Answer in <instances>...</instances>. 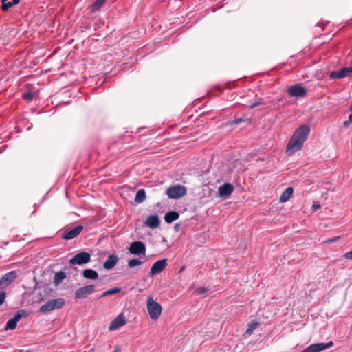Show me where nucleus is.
<instances>
[{"label": "nucleus", "instance_id": "f257e3e1", "mask_svg": "<svg viewBox=\"0 0 352 352\" xmlns=\"http://www.w3.org/2000/svg\"><path fill=\"white\" fill-rule=\"evenodd\" d=\"M309 133L310 127L307 124L302 125L296 129L287 145L286 151L289 155H292L302 148Z\"/></svg>", "mask_w": 352, "mask_h": 352}, {"label": "nucleus", "instance_id": "f03ea898", "mask_svg": "<svg viewBox=\"0 0 352 352\" xmlns=\"http://www.w3.org/2000/svg\"><path fill=\"white\" fill-rule=\"evenodd\" d=\"M146 308L151 319L157 320L159 318L162 311V306L159 302L154 300L151 296L147 299Z\"/></svg>", "mask_w": 352, "mask_h": 352}, {"label": "nucleus", "instance_id": "7ed1b4c3", "mask_svg": "<svg viewBox=\"0 0 352 352\" xmlns=\"http://www.w3.org/2000/svg\"><path fill=\"white\" fill-rule=\"evenodd\" d=\"M65 305V300L63 298L52 299L47 301L45 305H42L39 311L42 314L48 313L52 310L60 309Z\"/></svg>", "mask_w": 352, "mask_h": 352}, {"label": "nucleus", "instance_id": "20e7f679", "mask_svg": "<svg viewBox=\"0 0 352 352\" xmlns=\"http://www.w3.org/2000/svg\"><path fill=\"white\" fill-rule=\"evenodd\" d=\"M166 194L170 199H179L186 194V188L179 184L171 186L167 188Z\"/></svg>", "mask_w": 352, "mask_h": 352}, {"label": "nucleus", "instance_id": "39448f33", "mask_svg": "<svg viewBox=\"0 0 352 352\" xmlns=\"http://www.w3.org/2000/svg\"><path fill=\"white\" fill-rule=\"evenodd\" d=\"M91 261V254L86 252H81L76 254L69 261L72 265H84L88 263Z\"/></svg>", "mask_w": 352, "mask_h": 352}, {"label": "nucleus", "instance_id": "423d86ee", "mask_svg": "<svg viewBox=\"0 0 352 352\" xmlns=\"http://www.w3.org/2000/svg\"><path fill=\"white\" fill-rule=\"evenodd\" d=\"M287 91L290 96L296 98H303L307 94V89L300 84L289 87Z\"/></svg>", "mask_w": 352, "mask_h": 352}, {"label": "nucleus", "instance_id": "0eeeda50", "mask_svg": "<svg viewBox=\"0 0 352 352\" xmlns=\"http://www.w3.org/2000/svg\"><path fill=\"white\" fill-rule=\"evenodd\" d=\"M352 75V66L342 67L339 71H332L329 74L331 79H342Z\"/></svg>", "mask_w": 352, "mask_h": 352}, {"label": "nucleus", "instance_id": "6e6552de", "mask_svg": "<svg viewBox=\"0 0 352 352\" xmlns=\"http://www.w3.org/2000/svg\"><path fill=\"white\" fill-rule=\"evenodd\" d=\"M95 292V285H89L82 287L75 292V298L80 299L87 297Z\"/></svg>", "mask_w": 352, "mask_h": 352}, {"label": "nucleus", "instance_id": "1a4fd4ad", "mask_svg": "<svg viewBox=\"0 0 352 352\" xmlns=\"http://www.w3.org/2000/svg\"><path fill=\"white\" fill-rule=\"evenodd\" d=\"M146 250V245L142 241L133 242L129 248V252L135 255L145 254Z\"/></svg>", "mask_w": 352, "mask_h": 352}, {"label": "nucleus", "instance_id": "9d476101", "mask_svg": "<svg viewBox=\"0 0 352 352\" xmlns=\"http://www.w3.org/2000/svg\"><path fill=\"white\" fill-rule=\"evenodd\" d=\"M17 278V274L16 271H10L6 273L0 279V288L4 289L10 285L16 278Z\"/></svg>", "mask_w": 352, "mask_h": 352}, {"label": "nucleus", "instance_id": "9b49d317", "mask_svg": "<svg viewBox=\"0 0 352 352\" xmlns=\"http://www.w3.org/2000/svg\"><path fill=\"white\" fill-rule=\"evenodd\" d=\"M333 345V342L328 343H316L313 344L305 349L302 352H320L326 349L330 348Z\"/></svg>", "mask_w": 352, "mask_h": 352}, {"label": "nucleus", "instance_id": "f8f14e48", "mask_svg": "<svg viewBox=\"0 0 352 352\" xmlns=\"http://www.w3.org/2000/svg\"><path fill=\"white\" fill-rule=\"evenodd\" d=\"M82 230H83V226H78L72 230H65L63 232L62 237L65 240H71V239H73L76 238V236H78L81 233V232Z\"/></svg>", "mask_w": 352, "mask_h": 352}, {"label": "nucleus", "instance_id": "ddd939ff", "mask_svg": "<svg viewBox=\"0 0 352 352\" xmlns=\"http://www.w3.org/2000/svg\"><path fill=\"white\" fill-rule=\"evenodd\" d=\"M166 259H162L154 263L151 268L150 276H153L155 274L161 273L166 267Z\"/></svg>", "mask_w": 352, "mask_h": 352}, {"label": "nucleus", "instance_id": "4468645a", "mask_svg": "<svg viewBox=\"0 0 352 352\" xmlns=\"http://www.w3.org/2000/svg\"><path fill=\"white\" fill-rule=\"evenodd\" d=\"M126 323V317L123 314H119L111 323L109 330L114 331L124 326Z\"/></svg>", "mask_w": 352, "mask_h": 352}, {"label": "nucleus", "instance_id": "2eb2a0df", "mask_svg": "<svg viewBox=\"0 0 352 352\" xmlns=\"http://www.w3.org/2000/svg\"><path fill=\"white\" fill-rule=\"evenodd\" d=\"M25 314V311L24 310L19 311L12 318L10 319L7 322L6 329L13 330L16 329L17 322Z\"/></svg>", "mask_w": 352, "mask_h": 352}, {"label": "nucleus", "instance_id": "dca6fc26", "mask_svg": "<svg viewBox=\"0 0 352 352\" xmlns=\"http://www.w3.org/2000/svg\"><path fill=\"white\" fill-rule=\"evenodd\" d=\"M234 187L230 183H226L219 188V195L223 198H228L233 192Z\"/></svg>", "mask_w": 352, "mask_h": 352}, {"label": "nucleus", "instance_id": "f3484780", "mask_svg": "<svg viewBox=\"0 0 352 352\" xmlns=\"http://www.w3.org/2000/svg\"><path fill=\"white\" fill-rule=\"evenodd\" d=\"M118 261V256L115 254H111L108 256L107 261L104 263L103 267L104 269L111 270L117 265Z\"/></svg>", "mask_w": 352, "mask_h": 352}, {"label": "nucleus", "instance_id": "a211bd4d", "mask_svg": "<svg viewBox=\"0 0 352 352\" xmlns=\"http://www.w3.org/2000/svg\"><path fill=\"white\" fill-rule=\"evenodd\" d=\"M160 223V221L157 215H150L145 221L146 226L152 229L157 228Z\"/></svg>", "mask_w": 352, "mask_h": 352}, {"label": "nucleus", "instance_id": "6ab92c4d", "mask_svg": "<svg viewBox=\"0 0 352 352\" xmlns=\"http://www.w3.org/2000/svg\"><path fill=\"white\" fill-rule=\"evenodd\" d=\"M294 189L292 187L287 188L280 197V201L282 203L287 201L293 195Z\"/></svg>", "mask_w": 352, "mask_h": 352}, {"label": "nucleus", "instance_id": "aec40b11", "mask_svg": "<svg viewBox=\"0 0 352 352\" xmlns=\"http://www.w3.org/2000/svg\"><path fill=\"white\" fill-rule=\"evenodd\" d=\"M259 326H260V323L258 321H256V320H252L248 324V327L246 329L244 335L245 336H251L253 333L255 329H256Z\"/></svg>", "mask_w": 352, "mask_h": 352}, {"label": "nucleus", "instance_id": "412c9836", "mask_svg": "<svg viewBox=\"0 0 352 352\" xmlns=\"http://www.w3.org/2000/svg\"><path fill=\"white\" fill-rule=\"evenodd\" d=\"M83 276L87 279L96 280L98 278V274L92 269H86L82 272Z\"/></svg>", "mask_w": 352, "mask_h": 352}, {"label": "nucleus", "instance_id": "4be33fe9", "mask_svg": "<svg viewBox=\"0 0 352 352\" xmlns=\"http://www.w3.org/2000/svg\"><path fill=\"white\" fill-rule=\"evenodd\" d=\"M179 217L177 212L171 211L167 212L164 216V220L166 223H170L173 221L177 220Z\"/></svg>", "mask_w": 352, "mask_h": 352}, {"label": "nucleus", "instance_id": "5701e85b", "mask_svg": "<svg viewBox=\"0 0 352 352\" xmlns=\"http://www.w3.org/2000/svg\"><path fill=\"white\" fill-rule=\"evenodd\" d=\"M146 195L144 189L139 190L135 195V201L138 204L142 203L146 199Z\"/></svg>", "mask_w": 352, "mask_h": 352}, {"label": "nucleus", "instance_id": "b1692460", "mask_svg": "<svg viewBox=\"0 0 352 352\" xmlns=\"http://www.w3.org/2000/svg\"><path fill=\"white\" fill-rule=\"evenodd\" d=\"M209 289L208 287H197L195 289V293L197 295L201 296L202 298H205L208 296Z\"/></svg>", "mask_w": 352, "mask_h": 352}, {"label": "nucleus", "instance_id": "393cba45", "mask_svg": "<svg viewBox=\"0 0 352 352\" xmlns=\"http://www.w3.org/2000/svg\"><path fill=\"white\" fill-rule=\"evenodd\" d=\"M107 0H96L91 6V11H98L104 5Z\"/></svg>", "mask_w": 352, "mask_h": 352}, {"label": "nucleus", "instance_id": "a878e982", "mask_svg": "<svg viewBox=\"0 0 352 352\" xmlns=\"http://www.w3.org/2000/svg\"><path fill=\"white\" fill-rule=\"evenodd\" d=\"M121 291V288L120 287H113V288H111L109 290H107L105 292H104L102 294V297H104V296H109V295H113V294H118L119 292H120Z\"/></svg>", "mask_w": 352, "mask_h": 352}, {"label": "nucleus", "instance_id": "bb28decb", "mask_svg": "<svg viewBox=\"0 0 352 352\" xmlns=\"http://www.w3.org/2000/svg\"><path fill=\"white\" fill-rule=\"evenodd\" d=\"M13 6L14 5L12 4V1H9L8 0H1V9L3 11L8 10Z\"/></svg>", "mask_w": 352, "mask_h": 352}, {"label": "nucleus", "instance_id": "cd10ccee", "mask_svg": "<svg viewBox=\"0 0 352 352\" xmlns=\"http://www.w3.org/2000/svg\"><path fill=\"white\" fill-rule=\"evenodd\" d=\"M65 278H66L65 273L63 272H59L55 274L54 280L56 283H59Z\"/></svg>", "mask_w": 352, "mask_h": 352}, {"label": "nucleus", "instance_id": "c85d7f7f", "mask_svg": "<svg viewBox=\"0 0 352 352\" xmlns=\"http://www.w3.org/2000/svg\"><path fill=\"white\" fill-rule=\"evenodd\" d=\"M34 96H35V94L34 92L29 91L28 92L23 94L22 98H23V99H24L28 102H30L32 100Z\"/></svg>", "mask_w": 352, "mask_h": 352}, {"label": "nucleus", "instance_id": "c756f323", "mask_svg": "<svg viewBox=\"0 0 352 352\" xmlns=\"http://www.w3.org/2000/svg\"><path fill=\"white\" fill-rule=\"evenodd\" d=\"M142 263V262L137 258H132L128 261V266L129 267H133L137 265H140Z\"/></svg>", "mask_w": 352, "mask_h": 352}, {"label": "nucleus", "instance_id": "7c9ffc66", "mask_svg": "<svg viewBox=\"0 0 352 352\" xmlns=\"http://www.w3.org/2000/svg\"><path fill=\"white\" fill-rule=\"evenodd\" d=\"M349 111L351 112V113L349 114L348 120H346L344 122V126H348L350 123H352V104L349 107Z\"/></svg>", "mask_w": 352, "mask_h": 352}, {"label": "nucleus", "instance_id": "2f4dec72", "mask_svg": "<svg viewBox=\"0 0 352 352\" xmlns=\"http://www.w3.org/2000/svg\"><path fill=\"white\" fill-rule=\"evenodd\" d=\"M263 104V100H262V99H258V100H257L256 101H255L254 103H252V104L250 105V107L251 109H253V108H254V107H257V106H258V105H260V104Z\"/></svg>", "mask_w": 352, "mask_h": 352}, {"label": "nucleus", "instance_id": "473e14b6", "mask_svg": "<svg viewBox=\"0 0 352 352\" xmlns=\"http://www.w3.org/2000/svg\"><path fill=\"white\" fill-rule=\"evenodd\" d=\"M6 293L5 292H0V305H2L6 299Z\"/></svg>", "mask_w": 352, "mask_h": 352}, {"label": "nucleus", "instance_id": "72a5a7b5", "mask_svg": "<svg viewBox=\"0 0 352 352\" xmlns=\"http://www.w3.org/2000/svg\"><path fill=\"white\" fill-rule=\"evenodd\" d=\"M321 208L320 204L318 203H314V204L311 206V210L313 212L316 211L317 210L320 209Z\"/></svg>", "mask_w": 352, "mask_h": 352}, {"label": "nucleus", "instance_id": "f704fd0d", "mask_svg": "<svg viewBox=\"0 0 352 352\" xmlns=\"http://www.w3.org/2000/svg\"><path fill=\"white\" fill-rule=\"evenodd\" d=\"M344 256L346 259L352 260V250L346 252Z\"/></svg>", "mask_w": 352, "mask_h": 352}, {"label": "nucleus", "instance_id": "c9c22d12", "mask_svg": "<svg viewBox=\"0 0 352 352\" xmlns=\"http://www.w3.org/2000/svg\"><path fill=\"white\" fill-rule=\"evenodd\" d=\"M340 239V236H336V237H333L332 239H329L328 240L326 241V243H333L334 241H336L337 240H338Z\"/></svg>", "mask_w": 352, "mask_h": 352}, {"label": "nucleus", "instance_id": "e433bc0d", "mask_svg": "<svg viewBox=\"0 0 352 352\" xmlns=\"http://www.w3.org/2000/svg\"><path fill=\"white\" fill-rule=\"evenodd\" d=\"M113 352H121V349L119 346L116 345L115 346Z\"/></svg>", "mask_w": 352, "mask_h": 352}, {"label": "nucleus", "instance_id": "4c0bfd02", "mask_svg": "<svg viewBox=\"0 0 352 352\" xmlns=\"http://www.w3.org/2000/svg\"><path fill=\"white\" fill-rule=\"evenodd\" d=\"M12 4L16 5L19 3L20 0H12Z\"/></svg>", "mask_w": 352, "mask_h": 352}, {"label": "nucleus", "instance_id": "58836bf2", "mask_svg": "<svg viewBox=\"0 0 352 352\" xmlns=\"http://www.w3.org/2000/svg\"><path fill=\"white\" fill-rule=\"evenodd\" d=\"M242 120L241 119H237L234 121V123L235 124H240Z\"/></svg>", "mask_w": 352, "mask_h": 352}, {"label": "nucleus", "instance_id": "ea45409f", "mask_svg": "<svg viewBox=\"0 0 352 352\" xmlns=\"http://www.w3.org/2000/svg\"><path fill=\"white\" fill-rule=\"evenodd\" d=\"M84 352H94V349L91 348L90 350H89L87 351H84Z\"/></svg>", "mask_w": 352, "mask_h": 352}, {"label": "nucleus", "instance_id": "a19ab883", "mask_svg": "<svg viewBox=\"0 0 352 352\" xmlns=\"http://www.w3.org/2000/svg\"><path fill=\"white\" fill-rule=\"evenodd\" d=\"M184 267H182L179 270V272H182V271H184Z\"/></svg>", "mask_w": 352, "mask_h": 352}]
</instances>
